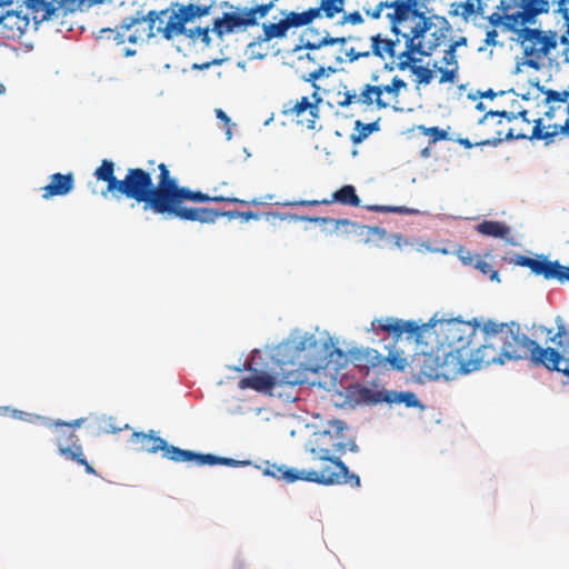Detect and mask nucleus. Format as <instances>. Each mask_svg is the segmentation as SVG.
Here are the masks:
<instances>
[{"label": "nucleus", "instance_id": "46", "mask_svg": "<svg viewBox=\"0 0 569 569\" xmlns=\"http://www.w3.org/2000/svg\"><path fill=\"white\" fill-rule=\"evenodd\" d=\"M392 11L391 1H380L375 8H363L365 13L371 19H380L382 11Z\"/></svg>", "mask_w": 569, "mask_h": 569}, {"label": "nucleus", "instance_id": "64", "mask_svg": "<svg viewBox=\"0 0 569 569\" xmlns=\"http://www.w3.org/2000/svg\"><path fill=\"white\" fill-rule=\"evenodd\" d=\"M466 44H467V39L465 37H460L458 40H456L455 42H452L449 46V49L456 52L458 47L466 46Z\"/></svg>", "mask_w": 569, "mask_h": 569}, {"label": "nucleus", "instance_id": "2", "mask_svg": "<svg viewBox=\"0 0 569 569\" xmlns=\"http://www.w3.org/2000/svg\"><path fill=\"white\" fill-rule=\"evenodd\" d=\"M483 342L475 343L471 352L463 351L461 371L469 373L493 363L530 358L533 362L538 343L520 332L519 325L487 321L482 327Z\"/></svg>", "mask_w": 569, "mask_h": 569}, {"label": "nucleus", "instance_id": "6", "mask_svg": "<svg viewBox=\"0 0 569 569\" xmlns=\"http://www.w3.org/2000/svg\"><path fill=\"white\" fill-rule=\"evenodd\" d=\"M278 0H270L267 3L250 2V6L231 4L222 2L223 8L229 11L213 20L211 31L220 39L234 32H244L249 28L258 27L259 21L268 16L274 8Z\"/></svg>", "mask_w": 569, "mask_h": 569}, {"label": "nucleus", "instance_id": "22", "mask_svg": "<svg viewBox=\"0 0 569 569\" xmlns=\"http://www.w3.org/2000/svg\"><path fill=\"white\" fill-rule=\"evenodd\" d=\"M441 368L439 358L427 352L417 355L411 362V369L421 382L438 379L442 376Z\"/></svg>", "mask_w": 569, "mask_h": 569}, {"label": "nucleus", "instance_id": "7", "mask_svg": "<svg viewBox=\"0 0 569 569\" xmlns=\"http://www.w3.org/2000/svg\"><path fill=\"white\" fill-rule=\"evenodd\" d=\"M184 201L208 202L209 196L201 191H192L186 187H179L176 180L169 190L168 198L157 213L202 223L214 222L221 214V211L210 208H186L182 206Z\"/></svg>", "mask_w": 569, "mask_h": 569}, {"label": "nucleus", "instance_id": "15", "mask_svg": "<svg viewBox=\"0 0 569 569\" xmlns=\"http://www.w3.org/2000/svg\"><path fill=\"white\" fill-rule=\"evenodd\" d=\"M503 119L508 123L518 119V116H515L513 112L509 111H488L485 116L479 120V127L481 128V134L485 136L483 139L477 140L475 144L482 146H492L497 147L503 140H513V138H508V130L503 128ZM515 140H519L515 138Z\"/></svg>", "mask_w": 569, "mask_h": 569}, {"label": "nucleus", "instance_id": "30", "mask_svg": "<svg viewBox=\"0 0 569 569\" xmlns=\"http://www.w3.org/2000/svg\"><path fill=\"white\" fill-rule=\"evenodd\" d=\"M309 469H295L288 468L284 465H268L264 469V475L271 476L278 480H283L287 483H292L297 480H302L308 482V473Z\"/></svg>", "mask_w": 569, "mask_h": 569}, {"label": "nucleus", "instance_id": "60", "mask_svg": "<svg viewBox=\"0 0 569 569\" xmlns=\"http://www.w3.org/2000/svg\"><path fill=\"white\" fill-rule=\"evenodd\" d=\"M106 31L113 34V39L117 42V44H122L126 41H128L129 31H123L120 28L116 29V30L107 29Z\"/></svg>", "mask_w": 569, "mask_h": 569}, {"label": "nucleus", "instance_id": "1", "mask_svg": "<svg viewBox=\"0 0 569 569\" xmlns=\"http://www.w3.org/2000/svg\"><path fill=\"white\" fill-rule=\"evenodd\" d=\"M348 427L341 420H330L322 430L311 435L306 449L312 455L315 461H320L319 468L309 469L308 482L322 486L349 485L360 487V477L349 470L339 456L357 451V445L347 435Z\"/></svg>", "mask_w": 569, "mask_h": 569}, {"label": "nucleus", "instance_id": "16", "mask_svg": "<svg viewBox=\"0 0 569 569\" xmlns=\"http://www.w3.org/2000/svg\"><path fill=\"white\" fill-rule=\"evenodd\" d=\"M130 442L136 449L142 452L157 453L162 451V457L173 462H186L184 453L189 450L169 445L164 439L158 437L153 430L146 432H133Z\"/></svg>", "mask_w": 569, "mask_h": 569}, {"label": "nucleus", "instance_id": "8", "mask_svg": "<svg viewBox=\"0 0 569 569\" xmlns=\"http://www.w3.org/2000/svg\"><path fill=\"white\" fill-rule=\"evenodd\" d=\"M393 39L383 38L377 33L370 38L371 52L373 56L386 59L387 57L396 62L399 70L405 71L411 63L419 62L416 51L423 50L420 42H415L419 38L418 33L397 32Z\"/></svg>", "mask_w": 569, "mask_h": 569}, {"label": "nucleus", "instance_id": "34", "mask_svg": "<svg viewBox=\"0 0 569 569\" xmlns=\"http://www.w3.org/2000/svg\"><path fill=\"white\" fill-rule=\"evenodd\" d=\"M442 63L446 64V67H437L435 64V68L440 72V83L450 82L453 83L457 80L459 64L457 61L456 52L450 50L449 48L445 51V54L442 57Z\"/></svg>", "mask_w": 569, "mask_h": 569}, {"label": "nucleus", "instance_id": "32", "mask_svg": "<svg viewBox=\"0 0 569 569\" xmlns=\"http://www.w3.org/2000/svg\"><path fill=\"white\" fill-rule=\"evenodd\" d=\"M359 104L367 108L376 104L378 110L387 109L390 106V101H387L381 97V89L379 86L365 84L358 93Z\"/></svg>", "mask_w": 569, "mask_h": 569}, {"label": "nucleus", "instance_id": "25", "mask_svg": "<svg viewBox=\"0 0 569 569\" xmlns=\"http://www.w3.org/2000/svg\"><path fill=\"white\" fill-rule=\"evenodd\" d=\"M333 202L343 204V206H351V207H359L360 206V198L356 193V189L351 184H346L335 191L332 193L331 199H323V200H312V201H301V206H316V204H331Z\"/></svg>", "mask_w": 569, "mask_h": 569}, {"label": "nucleus", "instance_id": "57", "mask_svg": "<svg viewBox=\"0 0 569 569\" xmlns=\"http://www.w3.org/2000/svg\"><path fill=\"white\" fill-rule=\"evenodd\" d=\"M348 22L351 24H361L363 22V18L359 11H353L348 14H345L342 20L340 21V24H345Z\"/></svg>", "mask_w": 569, "mask_h": 569}, {"label": "nucleus", "instance_id": "63", "mask_svg": "<svg viewBox=\"0 0 569 569\" xmlns=\"http://www.w3.org/2000/svg\"><path fill=\"white\" fill-rule=\"evenodd\" d=\"M498 32L496 29L488 30L486 33L485 43L487 46H496L497 44Z\"/></svg>", "mask_w": 569, "mask_h": 569}, {"label": "nucleus", "instance_id": "51", "mask_svg": "<svg viewBox=\"0 0 569 569\" xmlns=\"http://www.w3.org/2000/svg\"><path fill=\"white\" fill-rule=\"evenodd\" d=\"M476 12V6L472 1L468 0L466 2L459 3L453 11V14L461 16L465 20H467L470 16Z\"/></svg>", "mask_w": 569, "mask_h": 569}, {"label": "nucleus", "instance_id": "62", "mask_svg": "<svg viewBox=\"0 0 569 569\" xmlns=\"http://www.w3.org/2000/svg\"><path fill=\"white\" fill-rule=\"evenodd\" d=\"M216 116H217L218 119L223 121L227 127L230 126L231 120H230V118L227 116V113L222 109H217L216 110ZM227 136H228V139L231 138L230 128L227 129Z\"/></svg>", "mask_w": 569, "mask_h": 569}, {"label": "nucleus", "instance_id": "12", "mask_svg": "<svg viewBox=\"0 0 569 569\" xmlns=\"http://www.w3.org/2000/svg\"><path fill=\"white\" fill-rule=\"evenodd\" d=\"M438 323L445 332L446 343L451 349L449 353L455 357L459 368L461 369L463 363V351H467V353L471 352L478 326L457 319L438 321Z\"/></svg>", "mask_w": 569, "mask_h": 569}, {"label": "nucleus", "instance_id": "40", "mask_svg": "<svg viewBox=\"0 0 569 569\" xmlns=\"http://www.w3.org/2000/svg\"><path fill=\"white\" fill-rule=\"evenodd\" d=\"M379 88L381 89V97H383V93H387L390 100L397 102L400 90L407 88V83L402 79L395 77L389 84L379 86Z\"/></svg>", "mask_w": 569, "mask_h": 569}, {"label": "nucleus", "instance_id": "54", "mask_svg": "<svg viewBox=\"0 0 569 569\" xmlns=\"http://www.w3.org/2000/svg\"><path fill=\"white\" fill-rule=\"evenodd\" d=\"M396 396H397L396 401L402 402L407 407H417L419 405V400L413 392L402 391Z\"/></svg>", "mask_w": 569, "mask_h": 569}, {"label": "nucleus", "instance_id": "29", "mask_svg": "<svg viewBox=\"0 0 569 569\" xmlns=\"http://www.w3.org/2000/svg\"><path fill=\"white\" fill-rule=\"evenodd\" d=\"M73 189V174L72 173H53L50 177V182L43 188L42 197L49 199L56 196H66Z\"/></svg>", "mask_w": 569, "mask_h": 569}, {"label": "nucleus", "instance_id": "33", "mask_svg": "<svg viewBox=\"0 0 569 569\" xmlns=\"http://www.w3.org/2000/svg\"><path fill=\"white\" fill-rule=\"evenodd\" d=\"M460 260L465 264L473 266L476 269L480 270L483 274H488L491 280L498 278V271L493 269L492 264L486 261L488 254L481 257L476 254L473 251H457Z\"/></svg>", "mask_w": 569, "mask_h": 569}, {"label": "nucleus", "instance_id": "4", "mask_svg": "<svg viewBox=\"0 0 569 569\" xmlns=\"http://www.w3.org/2000/svg\"><path fill=\"white\" fill-rule=\"evenodd\" d=\"M213 8V1L209 3H172L170 8L149 11L144 14L138 11L134 16L126 17L120 29L129 31L128 42H143L160 33L167 40L186 32V24L192 23L197 18L209 16Z\"/></svg>", "mask_w": 569, "mask_h": 569}, {"label": "nucleus", "instance_id": "49", "mask_svg": "<svg viewBox=\"0 0 569 569\" xmlns=\"http://www.w3.org/2000/svg\"><path fill=\"white\" fill-rule=\"evenodd\" d=\"M220 217H228L229 219L241 218L243 221L258 220L259 214L252 211H221Z\"/></svg>", "mask_w": 569, "mask_h": 569}, {"label": "nucleus", "instance_id": "17", "mask_svg": "<svg viewBox=\"0 0 569 569\" xmlns=\"http://www.w3.org/2000/svg\"><path fill=\"white\" fill-rule=\"evenodd\" d=\"M518 264L527 267L536 276H541L545 280H556L560 284L569 283V266L561 264L558 260L551 261L540 254L536 258L519 257Z\"/></svg>", "mask_w": 569, "mask_h": 569}, {"label": "nucleus", "instance_id": "43", "mask_svg": "<svg viewBox=\"0 0 569 569\" xmlns=\"http://www.w3.org/2000/svg\"><path fill=\"white\" fill-rule=\"evenodd\" d=\"M368 209L373 212H393V213H402V214H415L418 213V210L410 209L407 207H396V206H369Z\"/></svg>", "mask_w": 569, "mask_h": 569}, {"label": "nucleus", "instance_id": "3", "mask_svg": "<svg viewBox=\"0 0 569 569\" xmlns=\"http://www.w3.org/2000/svg\"><path fill=\"white\" fill-rule=\"evenodd\" d=\"M159 176L154 186L151 172L142 168H129L123 179H118L114 174V162L103 159L100 166L94 170L93 176L98 181L107 183L106 189L100 193L102 197L111 194L114 198L121 196L132 199L138 203H143V209H150L154 213L164 203L169 196L176 178H173L164 163L158 164Z\"/></svg>", "mask_w": 569, "mask_h": 569}, {"label": "nucleus", "instance_id": "61", "mask_svg": "<svg viewBox=\"0 0 569 569\" xmlns=\"http://www.w3.org/2000/svg\"><path fill=\"white\" fill-rule=\"evenodd\" d=\"M528 111L527 110H522L520 112H518L516 116H518V119L516 121H520L522 124H525V127H527V131L526 132H530V130L532 129L533 126H531V121L528 119Z\"/></svg>", "mask_w": 569, "mask_h": 569}, {"label": "nucleus", "instance_id": "26", "mask_svg": "<svg viewBox=\"0 0 569 569\" xmlns=\"http://www.w3.org/2000/svg\"><path fill=\"white\" fill-rule=\"evenodd\" d=\"M278 383V377L276 375H268L254 370L248 377L240 379V389H253L259 392H270Z\"/></svg>", "mask_w": 569, "mask_h": 569}, {"label": "nucleus", "instance_id": "45", "mask_svg": "<svg viewBox=\"0 0 569 569\" xmlns=\"http://www.w3.org/2000/svg\"><path fill=\"white\" fill-rule=\"evenodd\" d=\"M345 91H338L337 97L343 96V101H336L340 108H348L353 103H359L358 92L356 90H348L347 86L343 87Z\"/></svg>", "mask_w": 569, "mask_h": 569}, {"label": "nucleus", "instance_id": "39", "mask_svg": "<svg viewBox=\"0 0 569 569\" xmlns=\"http://www.w3.org/2000/svg\"><path fill=\"white\" fill-rule=\"evenodd\" d=\"M343 3L345 0H321L320 6L315 9H318V18L323 13L326 18L332 19L343 11Z\"/></svg>", "mask_w": 569, "mask_h": 569}, {"label": "nucleus", "instance_id": "24", "mask_svg": "<svg viewBox=\"0 0 569 569\" xmlns=\"http://www.w3.org/2000/svg\"><path fill=\"white\" fill-rule=\"evenodd\" d=\"M349 359L355 367L361 370H369L385 363V357L370 348H353L349 350Z\"/></svg>", "mask_w": 569, "mask_h": 569}, {"label": "nucleus", "instance_id": "11", "mask_svg": "<svg viewBox=\"0 0 569 569\" xmlns=\"http://www.w3.org/2000/svg\"><path fill=\"white\" fill-rule=\"evenodd\" d=\"M551 0H500L498 9L506 13V29L535 24L537 18L550 10Z\"/></svg>", "mask_w": 569, "mask_h": 569}, {"label": "nucleus", "instance_id": "47", "mask_svg": "<svg viewBox=\"0 0 569 569\" xmlns=\"http://www.w3.org/2000/svg\"><path fill=\"white\" fill-rule=\"evenodd\" d=\"M70 460L78 462L81 466H84V469L88 473L97 475L94 468L87 461L83 455L82 447H76L73 452H71Z\"/></svg>", "mask_w": 569, "mask_h": 569}, {"label": "nucleus", "instance_id": "18", "mask_svg": "<svg viewBox=\"0 0 569 569\" xmlns=\"http://www.w3.org/2000/svg\"><path fill=\"white\" fill-rule=\"evenodd\" d=\"M437 325L438 320H435V318H431L427 323L421 326L412 320L403 321L396 318H381L376 319L372 322V329L388 332L396 338L401 337L402 333H409L410 336L415 337L416 340H420L422 331L429 328H435Z\"/></svg>", "mask_w": 569, "mask_h": 569}, {"label": "nucleus", "instance_id": "48", "mask_svg": "<svg viewBox=\"0 0 569 569\" xmlns=\"http://www.w3.org/2000/svg\"><path fill=\"white\" fill-rule=\"evenodd\" d=\"M329 362H335L338 368L345 367L348 362H350L349 351L345 352L339 348L332 349L329 353Z\"/></svg>", "mask_w": 569, "mask_h": 569}, {"label": "nucleus", "instance_id": "38", "mask_svg": "<svg viewBox=\"0 0 569 569\" xmlns=\"http://www.w3.org/2000/svg\"><path fill=\"white\" fill-rule=\"evenodd\" d=\"M356 132L351 134L350 139L353 144L361 143L365 139H367L372 132L379 130L378 122L363 123L360 120L355 122Z\"/></svg>", "mask_w": 569, "mask_h": 569}, {"label": "nucleus", "instance_id": "59", "mask_svg": "<svg viewBox=\"0 0 569 569\" xmlns=\"http://www.w3.org/2000/svg\"><path fill=\"white\" fill-rule=\"evenodd\" d=\"M325 73V69L322 67L313 70L308 74V77L305 78L306 81L312 82V87L315 90H317V93H319V86L316 84V81L322 77Z\"/></svg>", "mask_w": 569, "mask_h": 569}, {"label": "nucleus", "instance_id": "42", "mask_svg": "<svg viewBox=\"0 0 569 569\" xmlns=\"http://www.w3.org/2000/svg\"><path fill=\"white\" fill-rule=\"evenodd\" d=\"M416 63L417 62L411 63L408 69L417 77L418 83L429 84L433 78L432 70L428 67L417 66Z\"/></svg>", "mask_w": 569, "mask_h": 569}, {"label": "nucleus", "instance_id": "21", "mask_svg": "<svg viewBox=\"0 0 569 569\" xmlns=\"http://www.w3.org/2000/svg\"><path fill=\"white\" fill-rule=\"evenodd\" d=\"M29 12L7 11L0 16V40H18L29 26Z\"/></svg>", "mask_w": 569, "mask_h": 569}, {"label": "nucleus", "instance_id": "44", "mask_svg": "<svg viewBox=\"0 0 569 569\" xmlns=\"http://www.w3.org/2000/svg\"><path fill=\"white\" fill-rule=\"evenodd\" d=\"M209 31H210L209 27H204V28L197 27V28H190V29L186 28V32L183 34H186L188 38H190L192 40H194L197 38H201V41L206 46H209L211 42V39L209 37Z\"/></svg>", "mask_w": 569, "mask_h": 569}, {"label": "nucleus", "instance_id": "37", "mask_svg": "<svg viewBox=\"0 0 569 569\" xmlns=\"http://www.w3.org/2000/svg\"><path fill=\"white\" fill-rule=\"evenodd\" d=\"M307 370L308 368H298V369H289L286 367L281 368V372L277 373L276 377H278V383L277 386H297L302 385L307 382ZM311 371L316 372V369H310Z\"/></svg>", "mask_w": 569, "mask_h": 569}, {"label": "nucleus", "instance_id": "27", "mask_svg": "<svg viewBox=\"0 0 569 569\" xmlns=\"http://www.w3.org/2000/svg\"><path fill=\"white\" fill-rule=\"evenodd\" d=\"M288 30L284 18L278 22H264L262 23V33L248 44V49L252 51L260 43L269 42L273 39H283L287 37Z\"/></svg>", "mask_w": 569, "mask_h": 569}, {"label": "nucleus", "instance_id": "41", "mask_svg": "<svg viewBox=\"0 0 569 569\" xmlns=\"http://www.w3.org/2000/svg\"><path fill=\"white\" fill-rule=\"evenodd\" d=\"M418 130L423 136L430 137V143H436L438 141L447 140L448 130L441 129L439 127H426L423 124L418 126Z\"/></svg>", "mask_w": 569, "mask_h": 569}, {"label": "nucleus", "instance_id": "13", "mask_svg": "<svg viewBox=\"0 0 569 569\" xmlns=\"http://www.w3.org/2000/svg\"><path fill=\"white\" fill-rule=\"evenodd\" d=\"M551 340L557 342L558 348H541L538 345L533 353V363L543 366L548 370L561 372L569 378V335L559 331Z\"/></svg>", "mask_w": 569, "mask_h": 569}, {"label": "nucleus", "instance_id": "5", "mask_svg": "<svg viewBox=\"0 0 569 569\" xmlns=\"http://www.w3.org/2000/svg\"><path fill=\"white\" fill-rule=\"evenodd\" d=\"M543 118L533 120L530 132L511 130L508 138L541 140L545 146L556 142L557 138H569V86L561 90L546 89Z\"/></svg>", "mask_w": 569, "mask_h": 569}, {"label": "nucleus", "instance_id": "58", "mask_svg": "<svg viewBox=\"0 0 569 569\" xmlns=\"http://www.w3.org/2000/svg\"><path fill=\"white\" fill-rule=\"evenodd\" d=\"M488 21L493 28L499 27L501 24L506 27V13L502 11L501 13L493 12L488 17Z\"/></svg>", "mask_w": 569, "mask_h": 569}, {"label": "nucleus", "instance_id": "31", "mask_svg": "<svg viewBox=\"0 0 569 569\" xmlns=\"http://www.w3.org/2000/svg\"><path fill=\"white\" fill-rule=\"evenodd\" d=\"M184 457L187 458L186 462L194 461L198 466L223 465L229 467H239L250 463L249 461H240L232 458L218 457L211 453H198L191 450H189L188 453H184Z\"/></svg>", "mask_w": 569, "mask_h": 569}, {"label": "nucleus", "instance_id": "9", "mask_svg": "<svg viewBox=\"0 0 569 569\" xmlns=\"http://www.w3.org/2000/svg\"><path fill=\"white\" fill-rule=\"evenodd\" d=\"M518 40L522 49L523 64L538 71L549 54L558 46V33L552 30L523 27L518 33Z\"/></svg>", "mask_w": 569, "mask_h": 569}, {"label": "nucleus", "instance_id": "50", "mask_svg": "<svg viewBox=\"0 0 569 569\" xmlns=\"http://www.w3.org/2000/svg\"><path fill=\"white\" fill-rule=\"evenodd\" d=\"M318 340L315 336H306L295 343L293 349L296 352H301L311 348H317Z\"/></svg>", "mask_w": 569, "mask_h": 569}, {"label": "nucleus", "instance_id": "35", "mask_svg": "<svg viewBox=\"0 0 569 569\" xmlns=\"http://www.w3.org/2000/svg\"><path fill=\"white\" fill-rule=\"evenodd\" d=\"M475 229L482 236L500 239H508L511 232L506 223L493 220H483Z\"/></svg>", "mask_w": 569, "mask_h": 569}, {"label": "nucleus", "instance_id": "20", "mask_svg": "<svg viewBox=\"0 0 569 569\" xmlns=\"http://www.w3.org/2000/svg\"><path fill=\"white\" fill-rule=\"evenodd\" d=\"M86 421V418L76 419L72 422L57 421L54 426L58 428L57 447L58 452L70 460L71 452L76 447H82L78 436L69 428L80 427Z\"/></svg>", "mask_w": 569, "mask_h": 569}, {"label": "nucleus", "instance_id": "14", "mask_svg": "<svg viewBox=\"0 0 569 569\" xmlns=\"http://www.w3.org/2000/svg\"><path fill=\"white\" fill-rule=\"evenodd\" d=\"M321 101L322 98L315 90L311 98L305 96L295 102L286 103L282 114L295 119L299 126L310 131H319L321 127L318 128L317 122L320 118L319 103Z\"/></svg>", "mask_w": 569, "mask_h": 569}, {"label": "nucleus", "instance_id": "19", "mask_svg": "<svg viewBox=\"0 0 569 569\" xmlns=\"http://www.w3.org/2000/svg\"><path fill=\"white\" fill-rule=\"evenodd\" d=\"M430 18H432L431 29L426 30L415 40L416 43L420 42L423 47V50L416 51V54L430 56L447 39L451 31V26L445 17L433 14Z\"/></svg>", "mask_w": 569, "mask_h": 569}, {"label": "nucleus", "instance_id": "52", "mask_svg": "<svg viewBox=\"0 0 569 569\" xmlns=\"http://www.w3.org/2000/svg\"><path fill=\"white\" fill-rule=\"evenodd\" d=\"M209 201L212 202H231V203H241V204H260V201L253 200H242L236 197H224V196H209Z\"/></svg>", "mask_w": 569, "mask_h": 569}, {"label": "nucleus", "instance_id": "55", "mask_svg": "<svg viewBox=\"0 0 569 569\" xmlns=\"http://www.w3.org/2000/svg\"><path fill=\"white\" fill-rule=\"evenodd\" d=\"M311 221H317V222H322V223H333L335 224V230L338 231L340 229V227H345V228H348V227H355V224L352 222H350L348 219H331V218H313V219H310Z\"/></svg>", "mask_w": 569, "mask_h": 569}, {"label": "nucleus", "instance_id": "53", "mask_svg": "<svg viewBox=\"0 0 569 569\" xmlns=\"http://www.w3.org/2000/svg\"><path fill=\"white\" fill-rule=\"evenodd\" d=\"M552 3H557L558 8L555 11L556 13L560 14L562 19L565 20L566 27H567V33L569 34V0H551Z\"/></svg>", "mask_w": 569, "mask_h": 569}, {"label": "nucleus", "instance_id": "28", "mask_svg": "<svg viewBox=\"0 0 569 569\" xmlns=\"http://www.w3.org/2000/svg\"><path fill=\"white\" fill-rule=\"evenodd\" d=\"M302 47L309 50H318L325 46L345 44L346 38H332L326 32L320 37V30L317 28H307L302 36Z\"/></svg>", "mask_w": 569, "mask_h": 569}, {"label": "nucleus", "instance_id": "56", "mask_svg": "<svg viewBox=\"0 0 569 569\" xmlns=\"http://www.w3.org/2000/svg\"><path fill=\"white\" fill-rule=\"evenodd\" d=\"M388 361L390 365L397 369L402 371L405 367L407 366V360L398 355H389L387 358H385V362Z\"/></svg>", "mask_w": 569, "mask_h": 569}, {"label": "nucleus", "instance_id": "36", "mask_svg": "<svg viewBox=\"0 0 569 569\" xmlns=\"http://www.w3.org/2000/svg\"><path fill=\"white\" fill-rule=\"evenodd\" d=\"M282 16L288 28H301L309 26L315 19H318V9L309 8L303 12L282 11Z\"/></svg>", "mask_w": 569, "mask_h": 569}, {"label": "nucleus", "instance_id": "23", "mask_svg": "<svg viewBox=\"0 0 569 569\" xmlns=\"http://www.w3.org/2000/svg\"><path fill=\"white\" fill-rule=\"evenodd\" d=\"M68 0H26L24 3L36 23L50 20Z\"/></svg>", "mask_w": 569, "mask_h": 569}, {"label": "nucleus", "instance_id": "10", "mask_svg": "<svg viewBox=\"0 0 569 569\" xmlns=\"http://www.w3.org/2000/svg\"><path fill=\"white\" fill-rule=\"evenodd\" d=\"M391 6L392 11L387 12L386 18L390 22L392 33L402 31L418 33L420 37L422 32L431 29L432 18L426 17L425 12L420 11L419 0H393Z\"/></svg>", "mask_w": 569, "mask_h": 569}]
</instances>
